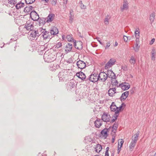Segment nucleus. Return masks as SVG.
<instances>
[{
    "instance_id": "obj_32",
    "label": "nucleus",
    "mask_w": 156,
    "mask_h": 156,
    "mask_svg": "<svg viewBox=\"0 0 156 156\" xmlns=\"http://www.w3.org/2000/svg\"><path fill=\"white\" fill-rule=\"evenodd\" d=\"M58 76L60 80H63V79L64 78V73L63 72H59L58 75Z\"/></svg>"
},
{
    "instance_id": "obj_44",
    "label": "nucleus",
    "mask_w": 156,
    "mask_h": 156,
    "mask_svg": "<svg viewBox=\"0 0 156 156\" xmlns=\"http://www.w3.org/2000/svg\"><path fill=\"white\" fill-rule=\"evenodd\" d=\"M62 45V43L59 42H58L57 44L55 46V48H59Z\"/></svg>"
},
{
    "instance_id": "obj_19",
    "label": "nucleus",
    "mask_w": 156,
    "mask_h": 156,
    "mask_svg": "<svg viewBox=\"0 0 156 156\" xmlns=\"http://www.w3.org/2000/svg\"><path fill=\"white\" fill-rule=\"evenodd\" d=\"M129 91H126L123 93L120 97V99L121 101H124L127 98L129 95Z\"/></svg>"
},
{
    "instance_id": "obj_23",
    "label": "nucleus",
    "mask_w": 156,
    "mask_h": 156,
    "mask_svg": "<svg viewBox=\"0 0 156 156\" xmlns=\"http://www.w3.org/2000/svg\"><path fill=\"white\" fill-rule=\"evenodd\" d=\"M123 106L125 107L126 105L124 103H122L119 107H117V110H116V112L115 114L119 115V111L123 110L124 108H122Z\"/></svg>"
},
{
    "instance_id": "obj_7",
    "label": "nucleus",
    "mask_w": 156,
    "mask_h": 156,
    "mask_svg": "<svg viewBox=\"0 0 156 156\" xmlns=\"http://www.w3.org/2000/svg\"><path fill=\"white\" fill-rule=\"evenodd\" d=\"M98 74L97 73L91 74L89 78V80L93 82H95L99 81Z\"/></svg>"
},
{
    "instance_id": "obj_42",
    "label": "nucleus",
    "mask_w": 156,
    "mask_h": 156,
    "mask_svg": "<svg viewBox=\"0 0 156 156\" xmlns=\"http://www.w3.org/2000/svg\"><path fill=\"white\" fill-rule=\"evenodd\" d=\"M118 123L116 122H115L114 123L113 126H112V131H113V130H116L117 127H118Z\"/></svg>"
},
{
    "instance_id": "obj_22",
    "label": "nucleus",
    "mask_w": 156,
    "mask_h": 156,
    "mask_svg": "<svg viewBox=\"0 0 156 156\" xmlns=\"http://www.w3.org/2000/svg\"><path fill=\"white\" fill-rule=\"evenodd\" d=\"M110 109L112 111L115 112V114L116 110H117V107L115 104L114 102H112V105L110 106Z\"/></svg>"
},
{
    "instance_id": "obj_4",
    "label": "nucleus",
    "mask_w": 156,
    "mask_h": 156,
    "mask_svg": "<svg viewBox=\"0 0 156 156\" xmlns=\"http://www.w3.org/2000/svg\"><path fill=\"white\" fill-rule=\"evenodd\" d=\"M34 29V26L33 23H31L30 21L27 22L25 24L23 28L24 31H28L30 32L31 31L33 30Z\"/></svg>"
},
{
    "instance_id": "obj_9",
    "label": "nucleus",
    "mask_w": 156,
    "mask_h": 156,
    "mask_svg": "<svg viewBox=\"0 0 156 156\" xmlns=\"http://www.w3.org/2000/svg\"><path fill=\"white\" fill-rule=\"evenodd\" d=\"M116 60L114 58L110 59L108 62L105 64V69H107L112 67L115 64Z\"/></svg>"
},
{
    "instance_id": "obj_60",
    "label": "nucleus",
    "mask_w": 156,
    "mask_h": 156,
    "mask_svg": "<svg viewBox=\"0 0 156 156\" xmlns=\"http://www.w3.org/2000/svg\"><path fill=\"white\" fill-rule=\"evenodd\" d=\"M118 45V43L116 41L115 42V45H114L115 46H117Z\"/></svg>"
},
{
    "instance_id": "obj_46",
    "label": "nucleus",
    "mask_w": 156,
    "mask_h": 156,
    "mask_svg": "<svg viewBox=\"0 0 156 156\" xmlns=\"http://www.w3.org/2000/svg\"><path fill=\"white\" fill-rule=\"evenodd\" d=\"M109 148L108 147H107L106 148V150L105 152V155H109L108 154V151L109 150Z\"/></svg>"
},
{
    "instance_id": "obj_24",
    "label": "nucleus",
    "mask_w": 156,
    "mask_h": 156,
    "mask_svg": "<svg viewBox=\"0 0 156 156\" xmlns=\"http://www.w3.org/2000/svg\"><path fill=\"white\" fill-rule=\"evenodd\" d=\"M155 15L154 12H153L150 14L149 17L150 23L151 24L154 22L155 19Z\"/></svg>"
},
{
    "instance_id": "obj_10",
    "label": "nucleus",
    "mask_w": 156,
    "mask_h": 156,
    "mask_svg": "<svg viewBox=\"0 0 156 156\" xmlns=\"http://www.w3.org/2000/svg\"><path fill=\"white\" fill-rule=\"evenodd\" d=\"M118 87H121L122 90H128L130 88L129 84L126 82H123L119 84Z\"/></svg>"
},
{
    "instance_id": "obj_29",
    "label": "nucleus",
    "mask_w": 156,
    "mask_h": 156,
    "mask_svg": "<svg viewBox=\"0 0 156 156\" xmlns=\"http://www.w3.org/2000/svg\"><path fill=\"white\" fill-rule=\"evenodd\" d=\"M69 21L70 23H72L74 20V15L73 13H72V12L70 11V14L69 16Z\"/></svg>"
},
{
    "instance_id": "obj_37",
    "label": "nucleus",
    "mask_w": 156,
    "mask_h": 156,
    "mask_svg": "<svg viewBox=\"0 0 156 156\" xmlns=\"http://www.w3.org/2000/svg\"><path fill=\"white\" fill-rule=\"evenodd\" d=\"M139 44H136L135 47H133L135 51H138L139 50L140 46L139 45Z\"/></svg>"
},
{
    "instance_id": "obj_33",
    "label": "nucleus",
    "mask_w": 156,
    "mask_h": 156,
    "mask_svg": "<svg viewBox=\"0 0 156 156\" xmlns=\"http://www.w3.org/2000/svg\"><path fill=\"white\" fill-rule=\"evenodd\" d=\"M116 78L113 79L111 80V83L112 85L116 86H118V82L117 80H116Z\"/></svg>"
},
{
    "instance_id": "obj_57",
    "label": "nucleus",
    "mask_w": 156,
    "mask_h": 156,
    "mask_svg": "<svg viewBox=\"0 0 156 156\" xmlns=\"http://www.w3.org/2000/svg\"><path fill=\"white\" fill-rule=\"evenodd\" d=\"M63 0L64 1V2H63L64 4H67L68 0Z\"/></svg>"
},
{
    "instance_id": "obj_55",
    "label": "nucleus",
    "mask_w": 156,
    "mask_h": 156,
    "mask_svg": "<svg viewBox=\"0 0 156 156\" xmlns=\"http://www.w3.org/2000/svg\"><path fill=\"white\" fill-rule=\"evenodd\" d=\"M16 3L17 2L15 0H13V1H12V2H11V4L14 5L15 4H16Z\"/></svg>"
},
{
    "instance_id": "obj_28",
    "label": "nucleus",
    "mask_w": 156,
    "mask_h": 156,
    "mask_svg": "<svg viewBox=\"0 0 156 156\" xmlns=\"http://www.w3.org/2000/svg\"><path fill=\"white\" fill-rule=\"evenodd\" d=\"M95 149V151L98 153H99L102 149V146L100 144H97Z\"/></svg>"
},
{
    "instance_id": "obj_61",
    "label": "nucleus",
    "mask_w": 156,
    "mask_h": 156,
    "mask_svg": "<svg viewBox=\"0 0 156 156\" xmlns=\"http://www.w3.org/2000/svg\"><path fill=\"white\" fill-rule=\"evenodd\" d=\"M130 92L131 94H133L134 92V91L133 90H131L130 91Z\"/></svg>"
},
{
    "instance_id": "obj_6",
    "label": "nucleus",
    "mask_w": 156,
    "mask_h": 156,
    "mask_svg": "<svg viewBox=\"0 0 156 156\" xmlns=\"http://www.w3.org/2000/svg\"><path fill=\"white\" fill-rule=\"evenodd\" d=\"M43 30L44 31H42L43 32L41 34L44 40L50 39L52 38V37L51 35L50 32L46 31L45 29H43Z\"/></svg>"
},
{
    "instance_id": "obj_35",
    "label": "nucleus",
    "mask_w": 156,
    "mask_h": 156,
    "mask_svg": "<svg viewBox=\"0 0 156 156\" xmlns=\"http://www.w3.org/2000/svg\"><path fill=\"white\" fill-rule=\"evenodd\" d=\"M32 6H30V7H28L27 6L25 7L24 9V11L25 12H26L27 13H28L29 12H30V9L32 8Z\"/></svg>"
},
{
    "instance_id": "obj_53",
    "label": "nucleus",
    "mask_w": 156,
    "mask_h": 156,
    "mask_svg": "<svg viewBox=\"0 0 156 156\" xmlns=\"http://www.w3.org/2000/svg\"><path fill=\"white\" fill-rule=\"evenodd\" d=\"M57 3V0H52V4L54 5H55Z\"/></svg>"
},
{
    "instance_id": "obj_48",
    "label": "nucleus",
    "mask_w": 156,
    "mask_h": 156,
    "mask_svg": "<svg viewBox=\"0 0 156 156\" xmlns=\"http://www.w3.org/2000/svg\"><path fill=\"white\" fill-rule=\"evenodd\" d=\"M80 74H82V72L80 71V72L77 73L76 74V75L80 79Z\"/></svg>"
},
{
    "instance_id": "obj_50",
    "label": "nucleus",
    "mask_w": 156,
    "mask_h": 156,
    "mask_svg": "<svg viewBox=\"0 0 156 156\" xmlns=\"http://www.w3.org/2000/svg\"><path fill=\"white\" fill-rule=\"evenodd\" d=\"M128 37L126 36H123V39L126 42L128 40Z\"/></svg>"
},
{
    "instance_id": "obj_5",
    "label": "nucleus",
    "mask_w": 156,
    "mask_h": 156,
    "mask_svg": "<svg viewBox=\"0 0 156 156\" xmlns=\"http://www.w3.org/2000/svg\"><path fill=\"white\" fill-rule=\"evenodd\" d=\"M99 81L101 82H104L107 79V76L106 73L104 72H100L99 74H98Z\"/></svg>"
},
{
    "instance_id": "obj_21",
    "label": "nucleus",
    "mask_w": 156,
    "mask_h": 156,
    "mask_svg": "<svg viewBox=\"0 0 156 156\" xmlns=\"http://www.w3.org/2000/svg\"><path fill=\"white\" fill-rule=\"evenodd\" d=\"M72 44L70 43H68L66 46V49L65 50V52L67 53L70 52L72 48Z\"/></svg>"
},
{
    "instance_id": "obj_13",
    "label": "nucleus",
    "mask_w": 156,
    "mask_h": 156,
    "mask_svg": "<svg viewBox=\"0 0 156 156\" xmlns=\"http://www.w3.org/2000/svg\"><path fill=\"white\" fill-rule=\"evenodd\" d=\"M106 74L107 75V77H108L111 78V80L116 78L115 74L111 70H108Z\"/></svg>"
},
{
    "instance_id": "obj_47",
    "label": "nucleus",
    "mask_w": 156,
    "mask_h": 156,
    "mask_svg": "<svg viewBox=\"0 0 156 156\" xmlns=\"http://www.w3.org/2000/svg\"><path fill=\"white\" fill-rule=\"evenodd\" d=\"M80 8L82 9H86V6L83 4L80 5Z\"/></svg>"
},
{
    "instance_id": "obj_20",
    "label": "nucleus",
    "mask_w": 156,
    "mask_h": 156,
    "mask_svg": "<svg viewBox=\"0 0 156 156\" xmlns=\"http://www.w3.org/2000/svg\"><path fill=\"white\" fill-rule=\"evenodd\" d=\"M116 92L115 88H110L108 91V94L109 96L112 97Z\"/></svg>"
},
{
    "instance_id": "obj_31",
    "label": "nucleus",
    "mask_w": 156,
    "mask_h": 156,
    "mask_svg": "<svg viewBox=\"0 0 156 156\" xmlns=\"http://www.w3.org/2000/svg\"><path fill=\"white\" fill-rule=\"evenodd\" d=\"M136 143L135 142V141L134 142L133 141H132L130 144L129 146L130 149H133L135 146Z\"/></svg>"
},
{
    "instance_id": "obj_54",
    "label": "nucleus",
    "mask_w": 156,
    "mask_h": 156,
    "mask_svg": "<svg viewBox=\"0 0 156 156\" xmlns=\"http://www.w3.org/2000/svg\"><path fill=\"white\" fill-rule=\"evenodd\" d=\"M96 38L97 40V41H98L99 42V43L101 45H103V44L100 41V40H99V39L100 38L99 37H96Z\"/></svg>"
},
{
    "instance_id": "obj_14",
    "label": "nucleus",
    "mask_w": 156,
    "mask_h": 156,
    "mask_svg": "<svg viewBox=\"0 0 156 156\" xmlns=\"http://www.w3.org/2000/svg\"><path fill=\"white\" fill-rule=\"evenodd\" d=\"M108 129L107 128H105L102 130L101 132V136L102 138H104L105 139L108 136Z\"/></svg>"
},
{
    "instance_id": "obj_49",
    "label": "nucleus",
    "mask_w": 156,
    "mask_h": 156,
    "mask_svg": "<svg viewBox=\"0 0 156 156\" xmlns=\"http://www.w3.org/2000/svg\"><path fill=\"white\" fill-rule=\"evenodd\" d=\"M139 37L137 36V37H136V44H139Z\"/></svg>"
},
{
    "instance_id": "obj_25",
    "label": "nucleus",
    "mask_w": 156,
    "mask_h": 156,
    "mask_svg": "<svg viewBox=\"0 0 156 156\" xmlns=\"http://www.w3.org/2000/svg\"><path fill=\"white\" fill-rule=\"evenodd\" d=\"M151 59L152 60L154 61L155 60V55L156 54L155 50L154 48H153L151 51Z\"/></svg>"
},
{
    "instance_id": "obj_15",
    "label": "nucleus",
    "mask_w": 156,
    "mask_h": 156,
    "mask_svg": "<svg viewBox=\"0 0 156 156\" xmlns=\"http://www.w3.org/2000/svg\"><path fill=\"white\" fill-rule=\"evenodd\" d=\"M128 3L126 0H124L122 7H120L121 11L122 12L124 10H127L128 9Z\"/></svg>"
},
{
    "instance_id": "obj_12",
    "label": "nucleus",
    "mask_w": 156,
    "mask_h": 156,
    "mask_svg": "<svg viewBox=\"0 0 156 156\" xmlns=\"http://www.w3.org/2000/svg\"><path fill=\"white\" fill-rule=\"evenodd\" d=\"M76 65L78 68L81 69L84 68L86 66L85 63L83 61L81 60H79L77 61Z\"/></svg>"
},
{
    "instance_id": "obj_17",
    "label": "nucleus",
    "mask_w": 156,
    "mask_h": 156,
    "mask_svg": "<svg viewBox=\"0 0 156 156\" xmlns=\"http://www.w3.org/2000/svg\"><path fill=\"white\" fill-rule=\"evenodd\" d=\"M55 15L53 13H51L48 15L47 19V22L49 23L52 22L55 19Z\"/></svg>"
},
{
    "instance_id": "obj_58",
    "label": "nucleus",
    "mask_w": 156,
    "mask_h": 156,
    "mask_svg": "<svg viewBox=\"0 0 156 156\" xmlns=\"http://www.w3.org/2000/svg\"><path fill=\"white\" fill-rule=\"evenodd\" d=\"M8 2L9 4H12L11 2H12V1L13 0H8Z\"/></svg>"
},
{
    "instance_id": "obj_64",
    "label": "nucleus",
    "mask_w": 156,
    "mask_h": 156,
    "mask_svg": "<svg viewBox=\"0 0 156 156\" xmlns=\"http://www.w3.org/2000/svg\"><path fill=\"white\" fill-rule=\"evenodd\" d=\"M112 143H113L114 142V138H112Z\"/></svg>"
},
{
    "instance_id": "obj_40",
    "label": "nucleus",
    "mask_w": 156,
    "mask_h": 156,
    "mask_svg": "<svg viewBox=\"0 0 156 156\" xmlns=\"http://www.w3.org/2000/svg\"><path fill=\"white\" fill-rule=\"evenodd\" d=\"M80 74V79H81L82 80H84L86 78V76L85 74L82 72V74Z\"/></svg>"
},
{
    "instance_id": "obj_51",
    "label": "nucleus",
    "mask_w": 156,
    "mask_h": 156,
    "mask_svg": "<svg viewBox=\"0 0 156 156\" xmlns=\"http://www.w3.org/2000/svg\"><path fill=\"white\" fill-rule=\"evenodd\" d=\"M155 41V39L154 38H153L151 41H150L149 43V44L150 45H152L154 43V42Z\"/></svg>"
},
{
    "instance_id": "obj_16",
    "label": "nucleus",
    "mask_w": 156,
    "mask_h": 156,
    "mask_svg": "<svg viewBox=\"0 0 156 156\" xmlns=\"http://www.w3.org/2000/svg\"><path fill=\"white\" fill-rule=\"evenodd\" d=\"M50 33L51 36V35H55L58 34V31L56 27H53L51 28Z\"/></svg>"
},
{
    "instance_id": "obj_39",
    "label": "nucleus",
    "mask_w": 156,
    "mask_h": 156,
    "mask_svg": "<svg viewBox=\"0 0 156 156\" xmlns=\"http://www.w3.org/2000/svg\"><path fill=\"white\" fill-rule=\"evenodd\" d=\"M118 115H118V114H115L114 116V118L113 119L111 120V121L110 122L111 123H113L115 121V120L117 119V118L118 117Z\"/></svg>"
},
{
    "instance_id": "obj_45",
    "label": "nucleus",
    "mask_w": 156,
    "mask_h": 156,
    "mask_svg": "<svg viewBox=\"0 0 156 156\" xmlns=\"http://www.w3.org/2000/svg\"><path fill=\"white\" fill-rule=\"evenodd\" d=\"M110 42H109V41L107 44V45H106V47H105V49H108L109 48V46H110Z\"/></svg>"
},
{
    "instance_id": "obj_38",
    "label": "nucleus",
    "mask_w": 156,
    "mask_h": 156,
    "mask_svg": "<svg viewBox=\"0 0 156 156\" xmlns=\"http://www.w3.org/2000/svg\"><path fill=\"white\" fill-rule=\"evenodd\" d=\"M124 143V141L123 139H121L119 140L118 142V145H119V147H122V146L123 144Z\"/></svg>"
},
{
    "instance_id": "obj_2",
    "label": "nucleus",
    "mask_w": 156,
    "mask_h": 156,
    "mask_svg": "<svg viewBox=\"0 0 156 156\" xmlns=\"http://www.w3.org/2000/svg\"><path fill=\"white\" fill-rule=\"evenodd\" d=\"M56 58V56L54 54L50 52H46L44 55V61L48 62L53 61Z\"/></svg>"
},
{
    "instance_id": "obj_1",
    "label": "nucleus",
    "mask_w": 156,
    "mask_h": 156,
    "mask_svg": "<svg viewBox=\"0 0 156 156\" xmlns=\"http://www.w3.org/2000/svg\"><path fill=\"white\" fill-rule=\"evenodd\" d=\"M42 31H44L43 29L41 27L38 29H34L30 32H29V37L31 40L36 39L43 32Z\"/></svg>"
},
{
    "instance_id": "obj_8",
    "label": "nucleus",
    "mask_w": 156,
    "mask_h": 156,
    "mask_svg": "<svg viewBox=\"0 0 156 156\" xmlns=\"http://www.w3.org/2000/svg\"><path fill=\"white\" fill-rule=\"evenodd\" d=\"M30 16L31 19L35 21H37L39 19L38 15L35 11H33L31 12L30 14Z\"/></svg>"
},
{
    "instance_id": "obj_36",
    "label": "nucleus",
    "mask_w": 156,
    "mask_h": 156,
    "mask_svg": "<svg viewBox=\"0 0 156 156\" xmlns=\"http://www.w3.org/2000/svg\"><path fill=\"white\" fill-rule=\"evenodd\" d=\"M135 33L136 37H137V36L140 37V31L139 28H137L136 29V31L135 32Z\"/></svg>"
},
{
    "instance_id": "obj_62",
    "label": "nucleus",
    "mask_w": 156,
    "mask_h": 156,
    "mask_svg": "<svg viewBox=\"0 0 156 156\" xmlns=\"http://www.w3.org/2000/svg\"><path fill=\"white\" fill-rule=\"evenodd\" d=\"M62 38L63 40H64L65 38V36L64 35H63L62 36Z\"/></svg>"
},
{
    "instance_id": "obj_30",
    "label": "nucleus",
    "mask_w": 156,
    "mask_h": 156,
    "mask_svg": "<svg viewBox=\"0 0 156 156\" xmlns=\"http://www.w3.org/2000/svg\"><path fill=\"white\" fill-rule=\"evenodd\" d=\"M139 135V131H138L137 133L134 135V137L133 139L132 140V141H135L136 143V142L138 140V137Z\"/></svg>"
},
{
    "instance_id": "obj_52",
    "label": "nucleus",
    "mask_w": 156,
    "mask_h": 156,
    "mask_svg": "<svg viewBox=\"0 0 156 156\" xmlns=\"http://www.w3.org/2000/svg\"><path fill=\"white\" fill-rule=\"evenodd\" d=\"M121 147H119V145H118V149L117 150V153L119 154L120 151L121 150Z\"/></svg>"
},
{
    "instance_id": "obj_56",
    "label": "nucleus",
    "mask_w": 156,
    "mask_h": 156,
    "mask_svg": "<svg viewBox=\"0 0 156 156\" xmlns=\"http://www.w3.org/2000/svg\"><path fill=\"white\" fill-rule=\"evenodd\" d=\"M122 69H123L124 70H127V67L126 66H122Z\"/></svg>"
},
{
    "instance_id": "obj_41",
    "label": "nucleus",
    "mask_w": 156,
    "mask_h": 156,
    "mask_svg": "<svg viewBox=\"0 0 156 156\" xmlns=\"http://www.w3.org/2000/svg\"><path fill=\"white\" fill-rule=\"evenodd\" d=\"M35 0H26L25 2L27 4H30L35 1Z\"/></svg>"
},
{
    "instance_id": "obj_18",
    "label": "nucleus",
    "mask_w": 156,
    "mask_h": 156,
    "mask_svg": "<svg viewBox=\"0 0 156 156\" xmlns=\"http://www.w3.org/2000/svg\"><path fill=\"white\" fill-rule=\"evenodd\" d=\"M95 126L97 128H99L101 126L102 121L99 118H97V120L94 122Z\"/></svg>"
},
{
    "instance_id": "obj_43",
    "label": "nucleus",
    "mask_w": 156,
    "mask_h": 156,
    "mask_svg": "<svg viewBox=\"0 0 156 156\" xmlns=\"http://www.w3.org/2000/svg\"><path fill=\"white\" fill-rule=\"evenodd\" d=\"M109 19L108 17H106L104 20V23L106 25H108L109 24Z\"/></svg>"
},
{
    "instance_id": "obj_11",
    "label": "nucleus",
    "mask_w": 156,
    "mask_h": 156,
    "mask_svg": "<svg viewBox=\"0 0 156 156\" xmlns=\"http://www.w3.org/2000/svg\"><path fill=\"white\" fill-rule=\"evenodd\" d=\"M111 119L110 115L107 113L104 112L101 117V119L104 122H109Z\"/></svg>"
},
{
    "instance_id": "obj_27",
    "label": "nucleus",
    "mask_w": 156,
    "mask_h": 156,
    "mask_svg": "<svg viewBox=\"0 0 156 156\" xmlns=\"http://www.w3.org/2000/svg\"><path fill=\"white\" fill-rule=\"evenodd\" d=\"M73 81V80L70 81V82L68 84V88H69L70 89H71L75 86V83Z\"/></svg>"
},
{
    "instance_id": "obj_63",
    "label": "nucleus",
    "mask_w": 156,
    "mask_h": 156,
    "mask_svg": "<svg viewBox=\"0 0 156 156\" xmlns=\"http://www.w3.org/2000/svg\"><path fill=\"white\" fill-rule=\"evenodd\" d=\"M79 4L80 5H82V4H83V3H82V1H80L79 2Z\"/></svg>"
},
{
    "instance_id": "obj_26",
    "label": "nucleus",
    "mask_w": 156,
    "mask_h": 156,
    "mask_svg": "<svg viewBox=\"0 0 156 156\" xmlns=\"http://www.w3.org/2000/svg\"><path fill=\"white\" fill-rule=\"evenodd\" d=\"M24 5L25 4L24 3H22L21 2H20L16 4V7L17 9H19L21 8L24 7Z\"/></svg>"
},
{
    "instance_id": "obj_59",
    "label": "nucleus",
    "mask_w": 156,
    "mask_h": 156,
    "mask_svg": "<svg viewBox=\"0 0 156 156\" xmlns=\"http://www.w3.org/2000/svg\"><path fill=\"white\" fill-rule=\"evenodd\" d=\"M42 1H44L45 2L47 3L48 2L49 0H41Z\"/></svg>"
},
{
    "instance_id": "obj_3",
    "label": "nucleus",
    "mask_w": 156,
    "mask_h": 156,
    "mask_svg": "<svg viewBox=\"0 0 156 156\" xmlns=\"http://www.w3.org/2000/svg\"><path fill=\"white\" fill-rule=\"evenodd\" d=\"M66 38L67 40L69 42L73 41L74 44V45L75 48H77L78 49L81 50L83 48V46H82V43L81 41L77 42L76 43L78 45H80V46L79 47H76V41L75 40H74L73 38L72 37V35H68L66 36Z\"/></svg>"
},
{
    "instance_id": "obj_34",
    "label": "nucleus",
    "mask_w": 156,
    "mask_h": 156,
    "mask_svg": "<svg viewBox=\"0 0 156 156\" xmlns=\"http://www.w3.org/2000/svg\"><path fill=\"white\" fill-rule=\"evenodd\" d=\"M129 62L132 64L134 65L135 64L136 62V60L133 56H131Z\"/></svg>"
}]
</instances>
